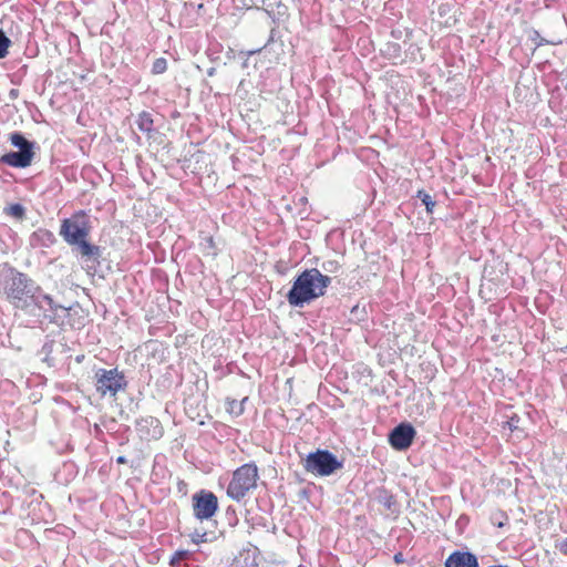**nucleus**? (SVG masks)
<instances>
[{
    "label": "nucleus",
    "mask_w": 567,
    "mask_h": 567,
    "mask_svg": "<svg viewBox=\"0 0 567 567\" xmlns=\"http://www.w3.org/2000/svg\"><path fill=\"white\" fill-rule=\"evenodd\" d=\"M6 300L16 309L28 311L31 307H40L41 300L53 309L54 302L51 296L41 295L38 286L27 274L14 271L6 279L3 285Z\"/></svg>",
    "instance_id": "f257e3e1"
},
{
    "label": "nucleus",
    "mask_w": 567,
    "mask_h": 567,
    "mask_svg": "<svg viewBox=\"0 0 567 567\" xmlns=\"http://www.w3.org/2000/svg\"><path fill=\"white\" fill-rule=\"evenodd\" d=\"M331 278L321 274L317 268L306 269L293 280L286 298L291 307H303L313 300L323 297Z\"/></svg>",
    "instance_id": "f03ea898"
},
{
    "label": "nucleus",
    "mask_w": 567,
    "mask_h": 567,
    "mask_svg": "<svg viewBox=\"0 0 567 567\" xmlns=\"http://www.w3.org/2000/svg\"><path fill=\"white\" fill-rule=\"evenodd\" d=\"M259 478L258 467L255 463H247L238 467L227 487V495L234 501H241L257 486Z\"/></svg>",
    "instance_id": "7ed1b4c3"
},
{
    "label": "nucleus",
    "mask_w": 567,
    "mask_h": 567,
    "mask_svg": "<svg viewBox=\"0 0 567 567\" xmlns=\"http://www.w3.org/2000/svg\"><path fill=\"white\" fill-rule=\"evenodd\" d=\"M341 466L342 464L338 458L327 450H317L303 461L306 472L317 476H329Z\"/></svg>",
    "instance_id": "20e7f679"
},
{
    "label": "nucleus",
    "mask_w": 567,
    "mask_h": 567,
    "mask_svg": "<svg viewBox=\"0 0 567 567\" xmlns=\"http://www.w3.org/2000/svg\"><path fill=\"white\" fill-rule=\"evenodd\" d=\"M91 226L84 212H78L61 223L60 235L69 245L89 237Z\"/></svg>",
    "instance_id": "39448f33"
},
{
    "label": "nucleus",
    "mask_w": 567,
    "mask_h": 567,
    "mask_svg": "<svg viewBox=\"0 0 567 567\" xmlns=\"http://www.w3.org/2000/svg\"><path fill=\"white\" fill-rule=\"evenodd\" d=\"M126 381L123 372L117 369H100L95 373V388L101 396H115L118 391L124 390Z\"/></svg>",
    "instance_id": "423d86ee"
},
{
    "label": "nucleus",
    "mask_w": 567,
    "mask_h": 567,
    "mask_svg": "<svg viewBox=\"0 0 567 567\" xmlns=\"http://www.w3.org/2000/svg\"><path fill=\"white\" fill-rule=\"evenodd\" d=\"M194 516L199 520L210 519L218 509L217 496L206 489L195 493L192 497Z\"/></svg>",
    "instance_id": "0eeeda50"
},
{
    "label": "nucleus",
    "mask_w": 567,
    "mask_h": 567,
    "mask_svg": "<svg viewBox=\"0 0 567 567\" xmlns=\"http://www.w3.org/2000/svg\"><path fill=\"white\" fill-rule=\"evenodd\" d=\"M415 430L409 423H401L395 426L389 435V443L396 451L409 449L415 437Z\"/></svg>",
    "instance_id": "6e6552de"
},
{
    "label": "nucleus",
    "mask_w": 567,
    "mask_h": 567,
    "mask_svg": "<svg viewBox=\"0 0 567 567\" xmlns=\"http://www.w3.org/2000/svg\"><path fill=\"white\" fill-rule=\"evenodd\" d=\"M136 433L142 441H157L164 435V429L154 416L142 417L136 423Z\"/></svg>",
    "instance_id": "1a4fd4ad"
},
{
    "label": "nucleus",
    "mask_w": 567,
    "mask_h": 567,
    "mask_svg": "<svg viewBox=\"0 0 567 567\" xmlns=\"http://www.w3.org/2000/svg\"><path fill=\"white\" fill-rule=\"evenodd\" d=\"M34 157L33 150L10 152L0 157V162L11 167L25 168L31 165Z\"/></svg>",
    "instance_id": "9d476101"
},
{
    "label": "nucleus",
    "mask_w": 567,
    "mask_h": 567,
    "mask_svg": "<svg viewBox=\"0 0 567 567\" xmlns=\"http://www.w3.org/2000/svg\"><path fill=\"white\" fill-rule=\"evenodd\" d=\"M444 567H478V560L470 551L456 550L446 558Z\"/></svg>",
    "instance_id": "9b49d317"
},
{
    "label": "nucleus",
    "mask_w": 567,
    "mask_h": 567,
    "mask_svg": "<svg viewBox=\"0 0 567 567\" xmlns=\"http://www.w3.org/2000/svg\"><path fill=\"white\" fill-rule=\"evenodd\" d=\"M65 312V320L62 321V326H69L72 329H81L85 323V316L83 309L79 306L69 307L63 309Z\"/></svg>",
    "instance_id": "f8f14e48"
},
{
    "label": "nucleus",
    "mask_w": 567,
    "mask_h": 567,
    "mask_svg": "<svg viewBox=\"0 0 567 567\" xmlns=\"http://www.w3.org/2000/svg\"><path fill=\"white\" fill-rule=\"evenodd\" d=\"M502 427L508 430L509 435H515L518 440L526 437L525 429L520 425V417L517 414L509 416Z\"/></svg>",
    "instance_id": "ddd939ff"
},
{
    "label": "nucleus",
    "mask_w": 567,
    "mask_h": 567,
    "mask_svg": "<svg viewBox=\"0 0 567 567\" xmlns=\"http://www.w3.org/2000/svg\"><path fill=\"white\" fill-rule=\"evenodd\" d=\"M136 125L140 131H142L144 133H151L153 131V125H154L153 117H152L151 113H148L146 111L141 112L137 116Z\"/></svg>",
    "instance_id": "4468645a"
},
{
    "label": "nucleus",
    "mask_w": 567,
    "mask_h": 567,
    "mask_svg": "<svg viewBox=\"0 0 567 567\" xmlns=\"http://www.w3.org/2000/svg\"><path fill=\"white\" fill-rule=\"evenodd\" d=\"M9 141L11 144L16 147H19L20 151L22 150H33V144L24 138V136L20 133H12L9 136Z\"/></svg>",
    "instance_id": "2eb2a0df"
},
{
    "label": "nucleus",
    "mask_w": 567,
    "mask_h": 567,
    "mask_svg": "<svg viewBox=\"0 0 567 567\" xmlns=\"http://www.w3.org/2000/svg\"><path fill=\"white\" fill-rule=\"evenodd\" d=\"M491 522L498 528H503L509 522V517L506 512L502 509H496L491 514Z\"/></svg>",
    "instance_id": "dca6fc26"
},
{
    "label": "nucleus",
    "mask_w": 567,
    "mask_h": 567,
    "mask_svg": "<svg viewBox=\"0 0 567 567\" xmlns=\"http://www.w3.org/2000/svg\"><path fill=\"white\" fill-rule=\"evenodd\" d=\"M75 245L79 246V249H80V252L82 256L89 257V256L97 254V251H99V247L91 245L87 241V238L76 241Z\"/></svg>",
    "instance_id": "f3484780"
},
{
    "label": "nucleus",
    "mask_w": 567,
    "mask_h": 567,
    "mask_svg": "<svg viewBox=\"0 0 567 567\" xmlns=\"http://www.w3.org/2000/svg\"><path fill=\"white\" fill-rule=\"evenodd\" d=\"M417 197L422 200L423 205L426 208V212L430 214L433 213L436 203L432 199L431 195L423 190H419Z\"/></svg>",
    "instance_id": "a211bd4d"
},
{
    "label": "nucleus",
    "mask_w": 567,
    "mask_h": 567,
    "mask_svg": "<svg viewBox=\"0 0 567 567\" xmlns=\"http://www.w3.org/2000/svg\"><path fill=\"white\" fill-rule=\"evenodd\" d=\"M167 70V60L165 58H158L153 62L152 73L162 74Z\"/></svg>",
    "instance_id": "6ab92c4d"
},
{
    "label": "nucleus",
    "mask_w": 567,
    "mask_h": 567,
    "mask_svg": "<svg viewBox=\"0 0 567 567\" xmlns=\"http://www.w3.org/2000/svg\"><path fill=\"white\" fill-rule=\"evenodd\" d=\"M10 43V39L0 30V59L7 56Z\"/></svg>",
    "instance_id": "aec40b11"
},
{
    "label": "nucleus",
    "mask_w": 567,
    "mask_h": 567,
    "mask_svg": "<svg viewBox=\"0 0 567 567\" xmlns=\"http://www.w3.org/2000/svg\"><path fill=\"white\" fill-rule=\"evenodd\" d=\"M8 214L17 218H22L24 216V208L20 204H13L8 208Z\"/></svg>",
    "instance_id": "412c9836"
},
{
    "label": "nucleus",
    "mask_w": 567,
    "mask_h": 567,
    "mask_svg": "<svg viewBox=\"0 0 567 567\" xmlns=\"http://www.w3.org/2000/svg\"><path fill=\"white\" fill-rule=\"evenodd\" d=\"M189 556H190V553L188 550H177L174 554L173 561H181V560L189 558Z\"/></svg>",
    "instance_id": "4be33fe9"
},
{
    "label": "nucleus",
    "mask_w": 567,
    "mask_h": 567,
    "mask_svg": "<svg viewBox=\"0 0 567 567\" xmlns=\"http://www.w3.org/2000/svg\"><path fill=\"white\" fill-rule=\"evenodd\" d=\"M556 548L564 555L567 556V537L561 539L557 545Z\"/></svg>",
    "instance_id": "5701e85b"
},
{
    "label": "nucleus",
    "mask_w": 567,
    "mask_h": 567,
    "mask_svg": "<svg viewBox=\"0 0 567 567\" xmlns=\"http://www.w3.org/2000/svg\"><path fill=\"white\" fill-rule=\"evenodd\" d=\"M205 536H206L205 533H203V534L195 533L190 537H192L193 543L200 544V543L205 542Z\"/></svg>",
    "instance_id": "b1692460"
},
{
    "label": "nucleus",
    "mask_w": 567,
    "mask_h": 567,
    "mask_svg": "<svg viewBox=\"0 0 567 567\" xmlns=\"http://www.w3.org/2000/svg\"><path fill=\"white\" fill-rule=\"evenodd\" d=\"M393 560L395 564H403L404 563V556L402 553H396L393 557Z\"/></svg>",
    "instance_id": "393cba45"
},
{
    "label": "nucleus",
    "mask_w": 567,
    "mask_h": 567,
    "mask_svg": "<svg viewBox=\"0 0 567 567\" xmlns=\"http://www.w3.org/2000/svg\"><path fill=\"white\" fill-rule=\"evenodd\" d=\"M116 462H117V464H125L126 463V458L124 456H118L116 458Z\"/></svg>",
    "instance_id": "a878e982"
},
{
    "label": "nucleus",
    "mask_w": 567,
    "mask_h": 567,
    "mask_svg": "<svg viewBox=\"0 0 567 567\" xmlns=\"http://www.w3.org/2000/svg\"><path fill=\"white\" fill-rule=\"evenodd\" d=\"M207 241H208V245H209L210 247H214V246H215V243H214L213 237H209Z\"/></svg>",
    "instance_id": "bb28decb"
},
{
    "label": "nucleus",
    "mask_w": 567,
    "mask_h": 567,
    "mask_svg": "<svg viewBox=\"0 0 567 567\" xmlns=\"http://www.w3.org/2000/svg\"><path fill=\"white\" fill-rule=\"evenodd\" d=\"M241 412H243V408H241V405H239V410H238L237 414H240Z\"/></svg>",
    "instance_id": "cd10ccee"
}]
</instances>
